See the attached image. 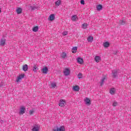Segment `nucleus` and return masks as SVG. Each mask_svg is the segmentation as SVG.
Returning <instances> with one entry per match:
<instances>
[{
	"label": "nucleus",
	"instance_id": "obj_5",
	"mask_svg": "<svg viewBox=\"0 0 131 131\" xmlns=\"http://www.w3.org/2000/svg\"><path fill=\"white\" fill-rule=\"evenodd\" d=\"M24 76H25V75L24 74L20 75L18 77H17V78L16 79V82H19V81H20L22 78H24Z\"/></svg>",
	"mask_w": 131,
	"mask_h": 131
},
{
	"label": "nucleus",
	"instance_id": "obj_21",
	"mask_svg": "<svg viewBox=\"0 0 131 131\" xmlns=\"http://www.w3.org/2000/svg\"><path fill=\"white\" fill-rule=\"evenodd\" d=\"M58 128V131H65V127L64 126H61Z\"/></svg>",
	"mask_w": 131,
	"mask_h": 131
},
{
	"label": "nucleus",
	"instance_id": "obj_3",
	"mask_svg": "<svg viewBox=\"0 0 131 131\" xmlns=\"http://www.w3.org/2000/svg\"><path fill=\"white\" fill-rule=\"evenodd\" d=\"M25 111H26V109L25 107L21 106L20 108L19 114L20 115H23L24 113H25Z\"/></svg>",
	"mask_w": 131,
	"mask_h": 131
},
{
	"label": "nucleus",
	"instance_id": "obj_22",
	"mask_svg": "<svg viewBox=\"0 0 131 131\" xmlns=\"http://www.w3.org/2000/svg\"><path fill=\"white\" fill-rule=\"evenodd\" d=\"M61 3H62V2L60 0H57V1L55 2V5L59 6L61 5Z\"/></svg>",
	"mask_w": 131,
	"mask_h": 131
},
{
	"label": "nucleus",
	"instance_id": "obj_8",
	"mask_svg": "<svg viewBox=\"0 0 131 131\" xmlns=\"http://www.w3.org/2000/svg\"><path fill=\"white\" fill-rule=\"evenodd\" d=\"M84 102H85L86 105H91V100H90L89 98H86L84 100Z\"/></svg>",
	"mask_w": 131,
	"mask_h": 131
},
{
	"label": "nucleus",
	"instance_id": "obj_18",
	"mask_svg": "<svg viewBox=\"0 0 131 131\" xmlns=\"http://www.w3.org/2000/svg\"><path fill=\"white\" fill-rule=\"evenodd\" d=\"M125 23H126L125 21L123 19L120 20L119 21V24H120V25H124Z\"/></svg>",
	"mask_w": 131,
	"mask_h": 131
},
{
	"label": "nucleus",
	"instance_id": "obj_32",
	"mask_svg": "<svg viewBox=\"0 0 131 131\" xmlns=\"http://www.w3.org/2000/svg\"><path fill=\"white\" fill-rule=\"evenodd\" d=\"M36 69H37L36 66H34L33 69V71H34V72H36Z\"/></svg>",
	"mask_w": 131,
	"mask_h": 131
},
{
	"label": "nucleus",
	"instance_id": "obj_10",
	"mask_svg": "<svg viewBox=\"0 0 131 131\" xmlns=\"http://www.w3.org/2000/svg\"><path fill=\"white\" fill-rule=\"evenodd\" d=\"M6 43V39L2 38L0 41V46H5Z\"/></svg>",
	"mask_w": 131,
	"mask_h": 131
},
{
	"label": "nucleus",
	"instance_id": "obj_6",
	"mask_svg": "<svg viewBox=\"0 0 131 131\" xmlns=\"http://www.w3.org/2000/svg\"><path fill=\"white\" fill-rule=\"evenodd\" d=\"M63 73L66 76H68V75L70 74V70H69L68 69H66L63 71Z\"/></svg>",
	"mask_w": 131,
	"mask_h": 131
},
{
	"label": "nucleus",
	"instance_id": "obj_15",
	"mask_svg": "<svg viewBox=\"0 0 131 131\" xmlns=\"http://www.w3.org/2000/svg\"><path fill=\"white\" fill-rule=\"evenodd\" d=\"M105 80H106V77H104L103 78H102V79L101 80V82H100V85L101 86H103V84H104V82L105 81Z\"/></svg>",
	"mask_w": 131,
	"mask_h": 131
},
{
	"label": "nucleus",
	"instance_id": "obj_27",
	"mask_svg": "<svg viewBox=\"0 0 131 131\" xmlns=\"http://www.w3.org/2000/svg\"><path fill=\"white\" fill-rule=\"evenodd\" d=\"M82 28H83V29H85L88 27V24L83 23L82 24Z\"/></svg>",
	"mask_w": 131,
	"mask_h": 131
},
{
	"label": "nucleus",
	"instance_id": "obj_23",
	"mask_svg": "<svg viewBox=\"0 0 131 131\" xmlns=\"http://www.w3.org/2000/svg\"><path fill=\"white\" fill-rule=\"evenodd\" d=\"M114 78H117V72H112Z\"/></svg>",
	"mask_w": 131,
	"mask_h": 131
},
{
	"label": "nucleus",
	"instance_id": "obj_36",
	"mask_svg": "<svg viewBox=\"0 0 131 131\" xmlns=\"http://www.w3.org/2000/svg\"><path fill=\"white\" fill-rule=\"evenodd\" d=\"M81 5H84V1L81 0Z\"/></svg>",
	"mask_w": 131,
	"mask_h": 131
},
{
	"label": "nucleus",
	"instance_id": "obj_13",
	"mask_svg": "<svg viewBox=\"0 0 131 131\" xmlns=\"http://www.w3.org/2000/svg\"><path fill=\"white\" fill-rule=\"evenodd\" d=\"M110 46V43H109V42L108 41H106L103 43V47L104 48H108Z\"/></svg>",
	"mask_w": 131,
	"mask_h": 131
},
{
	"label": "nucleus",
	"instance_id": "obj_20",
	"mask_svg": "<svg viewBox=\"0 0 131 131\" xmlns=\"http://www.w3.org/2000/svg\"><path fill=\"white\" fill-rule=\"evenodd\" d=\"M110 93L111 95H114L115 94V89L112 88L110 91Z\"/></svg>",
	"mask_w": 131,
	"mask_h": 131
},
{
	"label": "nucleus",
	"instance_id": "obj_17",
	"mask_svg": "<svg viewBox=\"0 0 131 131\" xmlns=\"http://www.w3.org/2000/svg\"><path fill=\"white\" fill-rule=\"evenodd\" d=\"M23 70L24 71H27V70H28V66L27 64H25L23 66Z\"/></svg>",
	"mask_w": 131,
	"mask_h": 131
},
{
	"label": "nucleus",
	"instance_id": "obj_37",
	"mask_svg": "<svg viewBox=\"0 0 131 131\" xmlns=\"http://www.w3.org/2000/svg\"><path fill=\"white\" fill-rule=\"evenodd\" d=\"M0 13H2V9L0 8Z\"/></svg>",
	"mask_w": 131,
	"mask_h": 131
},
{
	"label": "nucleus",
	"instance_id": "obj_2",
	"mask_svg": "<svg viewBox=\"0 0 131 131\" xmlns=\"http://www.w3.org/2000/svg\"><path fill=\"white\" fill-rule=\"evenodd\" d=\"M41 71L43 74H47L49 72V69H48V67H45L41 69Z\"/></svg>",
	"mask_w": 131,
	"mask_h": 131
},
{
	"label": "nucleus",
	"instance_id": "obj_1",
	"mask_svg": "<svg viewBox=\"0 0 131 131\" xmlns=\"http://www.w3.org/2000/svg\"><path fill=\"white\" fill-rule=\"evenodd\" d=\"M65 105H66V101L65 100L61 99L59 103V106L60 107H64Z\"/></svg>",
	"mask_w": 131,
	"mask_h": 131
},
{
	"label": "nucleus",
	"instance_id": "obj_31",
	"mask_svg": "<svg viewBox=\"0 0 131 131\" xmlns=\"http://www.w3.org/2000/svg\"><path fill=\"white\" fill-rule=\"evenodd\" d=\"M117 102L114 101L113 104V106H114V107H116V106H117Z\"/></svg>",
	"mask_w": 131,
	"mask_h": 131
},
{
	"label": "nucleus",
	"instance_id": "obj_34",
	"mask_svg": "<svg viewBox=\"0 0 131 131\" xmlns=\"http://www.w3.org/2000/svg\"><path fill=\"white\" fill-rule=\"evenodd\" d=\"M33 113H34V111H33L32 110L29 111V114L30 115H32V114H33Z\"/></svg>",
	"mask_w": 131,
	"mask_h": 131
},
{
	"label": "nucleus",
	"instance_id": "obj_7",
	"mask_svg": "<svg viewBox=\"0 0 131 131\" xmlns=\"http://www.w3.org/2000/svg\"><path fill=\"white\" fill-rule=\"evenodd\" d=\"M48 19L50 20V21H54V20H55V14H51L49 16Z\"/></svg>",
	"mask_w": 131,
	"mask_h": 131
},
{
	"label": "nucleus",
	"instance_id": "obj_29",
	"mask_svg": "<svg viewBox=\"0 0 131 131\" xmlns=\"http://www.w3.org/2000/svg\"><path fill=\"white\" fill-rule=\"evenodd\" d=\"M51 88H52V89H55V88H57V85L55 84V83H52Z\"/></svg>",
	"mask_w": 131,
	"mask_h": 131
},
{
	"label": "nucleus",
	"instance_id": "obj_25",
	"mask_svg": "<svg viewBox=\"0 0 131 131\" xmlns=\"http://www.w3.org/2000/svg\"><path fill=\"white\" fill-rule=\"evenodd\" d=\"M38 31V26L34 27L33 28V31L34 32H37V31Z\"/></svg>",
	"mask_w": 131,
	"mask_h": 131
},
{
	"label": "nucleus",
	"instance_id": "obj_4",
	"mask_svg": "<svg viewBox=\"0 0 131 131\" xmlns=\"http://www.w3.org/2000/svg\"><path fill=\"white\" fill-rule=\"evenodd\" d=\"M40 126L39 125H35L32 128V131H39Z\"/></svg>",
	"mask_w": 131,
	"mask_h": 131
},
{
	"label": "nucleus",
	"instance_id": "obj_26",
	"mask_svg": "<svg viewBox=\"0 0 131 131\" xmlns=\"http://www.w3.org/2000/svg\"><path fill=\"white\" fill-rule=\"evenodd\" d=\"M17 14H21L22 13V9L18 8L16 10Z\"/></svg>",
	"mask_w": 131,
	"mask_h": 131
},
{
	"label": "nucleus",
	"instance_id": "obj_12",
	"mask_svg": "<svg viewBox=\"0 0 131 131\" xmlns=\"http://www.w3.org/2000/svg\"><path fill=\"white\" fill-rule=\"evenodd\" d=\"M87 40L89 42H92L93 40H94V37L90 36L88 37Z\"/></svg>",
	"mask_w": 131,
	"mask_h": 131
},
{
	"label": "nucleus",
	"instance_id": "obj_24",
	"mask_svg": "<svg viewBox=\"0 0 131 131\" xmlns=\"http://www.w3.org/2000/svg\"><path fill=\"white\" fill-rule=\"evenodd\" d=\"M76 51H77V47H73L72 51V53H73L74 54H75V53H76Z\"/></svg>",
	"mask_w": 131,
	"mask_h": 131
},
{
	"label": "nucleus",
	"instance_id": "obj_30",
	"mask_svg": "<svg viewBox=\"0 0 131 131\" xmlns=\"http://www.w3.org/2000/svg\"><path fill=\"white\" fill-rule=\"evenodd\" d=\"M78 78H79V79L80 78H82V74H81V73H79L78 75H77Z\"/></svg>",
	"mask_w": 131,
	"mask_h": 131
},
{
	"label": "nucleus",
	"instance_id": "obj_9",
	"mask_svg": "<svg viewBox=\"0 0 131 131\" xmlns=\"http://www.w3.org/2000/svg\"><path fill=\"white\" fill-rule=\"evenodd\" d=\"M71 19L72 21H75L78 20V17H77V15H72Z\"/></svg>",
	"mask_w": 131,
	"mask_h": 131
},
{
	"label": "nucleus",
	"instance_id": "obj_19",
	"mask_svg": "<svg viewBox=\"0 0 131 131\" xmlns=\"http://www.w3.org/2000/svg\"><path fill=\"white\" fill-rule=\"evenodd\" d=\"M73 90L75 92H78V91H79V87L77 85L74 86Z\"/></svg>",
	"mask_w": 131,
	"mask_h": 131
},
{
	"label": "nucleus",
	"instance_id": "obj_28",
	"mask_svg": "<svg viewBox=\"0 0 131 131\" xmlns=\"http://www.w3.org/2000/svg\"><path fill=\"white\" fill-rule=\"evenodd\" d=\"M62 58H63V59H65V58H66V57H67V54L64 52L62 53V55H61Z\"/></svg>",
	"mask_w": 131,
	"mask_h": 131
},
{
	"label": "nucleus",
	"instance_id": "obj_14",
	"mask_svg": "<svg viewBox=\"0 0 131 131\" xmlns=\"http://www.w3.org/2000/svg\"><path fill=\"white\" fill-rule=\"evenodd\" d=\"M77 62L79 64H82L83 63V59L81 58H78Z\"/></svg>",
	"mask_w": 131,
	"mask_h": 131
},
{
	"label": "nucleus",
	"instance_id": "obj_11",
	"mask_svg": "<svg viewBox=\"0 0 131 131\" xmlns=\"http://www.w3.org/2000/svg\"><path fill=\"white\" fill-rule=\"evenodd\" d=\"M94 59L95 62H97V63H99V62L101 61V57L100 56H95Z\"/></svg>",
	"mask_w": 131,
	"mask_h": 131
},
{
	"label": "nucleus",
	"instance_id": "obj_16",
	"mask_svg": "<svg viewBox=\"0 0 131 131\" xmlns=\"http://www.w3.org/2000/svg\"><path fill=\"white\" fill-rule=\"evenodd\" d=\"M96 9H97V11H101V10H102V9H103V6H102V5H97L96 6Z\"/></svg>",
	"mask_w": 131,
	"mask_h": 131
},
{
	"label": "nucleus",
	"instance_id": "obj_33",
	"mask_svg": "<svg viewBox=\"0 0 131 131\" xmlns=\"http://www.w3.org/2000/svg\"><path fill=\"white\" fill-rule=\"evenodd\" d=\"M67 34H68V32H67V31H65L62 33V35L65 36V35H67Z\"/></svg>",
	"mask_w": 131,
	"mask_h": 131
},
{
	"label": "nucleus",
	"instance_id": "obj_35",
	"mask_svg": "<svg viewBox=\"0 0 131 131\" xmlns=\"http://www.w3.org/2000/svg\"><path fill=\"white\" fill-rule=\"evenodd\" d=\"M53 131H59V129L58 128H54L52 129Z\"/></svg>",
	"mask_w": 131,
	"mask_h": 131
}]
</instances>
